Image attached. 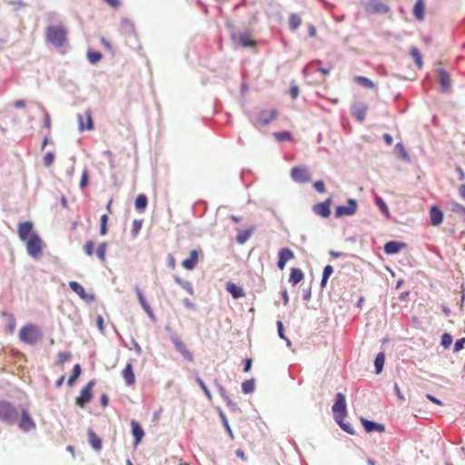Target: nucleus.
Wrapping results in <instances>:
<instances>
[{
    "label": "nucleus",
    "mask_w": 465,
    "mask_h": 465,
    "mask_svg": "<svg viewBox=\"0 0 465 465\" xmlns=\"http://www.w3.org/2000/svg\"><path fill=\"white\" fill-rule=\"evenodd\" d=\"M19 239L25 242L27 253L32 257L41 254L44 242L39 235L34 231L32 222H24L18 225Z\"/></svg>",
    "instance_id": "f257e3e1"
},
{
    "label": "nucleus",
    "mask_w": 465,
    "mask_h": 465,
    "mask_svg": "<svg viewBox=\"0 0 465 465\" xmlns=\"http://www.w3.org/2000/svg\"><path fill=\"white\" fill-rule=\"evenodd\" d=\"M443 213L442 211L437 206L432 205L430 208V223L433 226H439L443 222Z\"/></svg>",
    "instance_id": "4468645a"
},
{
    "label": "nucleus",
    "mask_w": 465,
    "mask_h": 465,
    "mask_svg": "<svg viewBox=\"0 0 465 465\" xmlns=\"http://www.w3.org/2000/svg\"><path fill=\"white\" fill-rule=\"evenodd\" d=\"M106 250H107V243L106 242H102L97 247L96 255H97V257L99 258V260L102 262H105Z\"/></svg>",
    "instance_id": "4c0bfd02"
},
{
    "label": "nucleus",
    "mask_w": 465,
    "mask_h": 465,
    "mask_svg": "<svg viewBox=\"0 0 465 465\" xmlns=\"http://www.w3.org/2000/svg\"><path fill=\"white\" fill-rule=\"evenodd\" d=\"M451 343H452V337H451V335L449 334V333H444L441 336V345L444 348H449Z\"/></svg>",
    "instance_id": "603ef678"
},
{
    "label": "nucleus",
    "mask_w": 465,
    "mask_h": 465,
    "mask_svg": "<svg viewBox=\"0 0 465 465\" xmlns=\"http://www.w3.org/2000/svg\"><path fill=\"white\" fill-rule=\"evenodd\" d=\"M95 385L94 380L88 381V383L81 390L80 395L75 399V403L80 408H84L93 399V388Z\"/></svg>",
    "instance_id": "423d86ee"
},
{
    "label": "nucleus",
    "mask_w": 465,
    "mask_h": 465,
    "mask_svg": "<svg viewBox=\"0 0 465 465\" xmlns=\"http://www.w3.org/2000/svg\"><path fill=\"white\" fill-rule=\"evenodd\" d=\"M425 5L424 0H417L413 7V15L418 20H422L424 17Z\"/></svg>",
    "instance_id": "393cba45"
},
{
    "label": "nucleus",
    "mask_w": 465,
    "mask_h": 465,
    "mask_svg": "<svg viewBox=\"0 0 465 465\" xmlns=\"http://www.w3.org/2000/svg\"><path fill=\"white\" fill-rule=\"evenodd\" d=\"M44 127L48 130L51 129V117L47 113L45 114Z\"/></svg>",
    "instance_id": "4d7b16f0"
},
{
    "label": "nucleus",
    "mask_w": 465,
    "mask_h": 465,
    "mask_svg": "<svg viewBox=\"0 0 465 465\" xmlns=\"http://www.w3.org/2000/svg\"><path fill=\"white\" fill-rule=\"evenodd\" d=\"M123 378L127 386H132L135 382V376L133 370L132 363H127L122 371Z\"/></svg>",
    "instance_id": "412c9836"
},
{
    "label": "nucleus",
    "mask_w": 465,
    "mask_h": 465,
    "mask_svg": "<svg viewBox=\"0 0 465 465\" xmlns=\"http://www.w3.org/2000/svg\"><path fill=\"white\" fill-rule=\"evenodd\" d=\"M450 211L460 214H465V207L456 202H451L450 203Z\"/></svg>",
    "instance_id": "c03bdc74"
},
{
    "label": "nucleus",
    "mask_w": 465,
    "mask_h": 465,
    "mask_svg": "<svg viewBox=\"0 0 465 465\" xmlns=\"http://www.w3.org/2000/svg\"><path fill=\"white\" fill-rule=\"evenodd\" d=\"M88 441L94 450H100L102 449V440L100 437L92 430H88Z\"/></svg>",
    "instance_id": "b1692460"
},
{
    "label": "nucleus",
    "mask_w": 465,
    "mask_h": 465,
    "mask_svg": "<svg viewBox=\"0 0 465 465\" xmlns=\"http://www.w3.org/2000/svg\"><path fill=\"white\" fill-rule=\"evenodd\" d=\"M376 204L381 209V211L383 213V214L387 217L390 216V211L387 206V204L384 203V201L381 197H376Z\"/></svg>",
    "instance_id": "79ce46f5"
},
{
    "label": "nucleus",
    "mask_w": 465,
    "mask_h": 465,
    "mask_svg": "<svg viewBox=\"0 0 465 465\" xmlns=\"http://www.w3.org/2000/svg\"><path fill=\"white\" fill-rule=\"evenodd\" d=\"M277 329H278V334L282 339L286 340L284 334H283V325L281 321L277 322Z\"/></svg>",
    "instance_id": "13d9d810"
},
{
    "label": "nucleus",
    "mask_w": 465,
    "mask_h": 465,
    "mask_svg": "<svg viewBox=\"0 0 465 465\" xmlns=\"http://www.w3.org/2000/svg\"><path fill=\"white\" fill-rule=\"evenodd\" d=\"M72 355L70 352L62 351L59 352L57 355V364L63 365L65 361H69L71 359Z\"/></svg>",
    "instance_id": "a18cd8bd"
},
{
    "label": "nucleus",
    "mask_w": 465,
    "mask_h": 465,
    "mask_svg": "<svg viewBox=\"0 0 465 465\" xmlns=\"http://www.w3.org/2000/svg\"><path fill=\"white\" fill-rule=\"evenodd\" d=\"M18 427L21 430L27 432L35 429V423L34 420L31 418L28 411L22 410L21 411V420L18 423Z\"/></svg>",
    "instance_id": "9d476101"
},
{
    "label": "nucleus",
    "mask_w": 465,
    "mask_h": 465,
    "mask_svg": "<svg viewBox=\"0 0 465 465\" xmlns=\"http://www.w3.org/2000/svg\"><path fill=\"white\" fill-rule=\"evenodd\" d=\"M135 291H136V294H137V297H138L141 306L143 307V309L145 311V312L148 315L152 316L153 311H152L150 305L147 303L143 292H141V290L139 288H136Z\"/></svg>",
    "instance_id": "cd10ccee"
},
{
    "label": "nucleus",
    "mask_w": 465,
    "mask_h": 465,
    "mask_svg": "<svg viewBox=\"0 0 465 465\" xmlns=\"http://www.w3.org/2000/svg\"><path fill=\"white\" fill-rule=\"evenodd\" d=\"M333 272V267L331 265H326L323 270L322 278V286H325L329 277Z\"/></svg>",
    "instance_id": "ea45409f"
},
{
    "label": "nucleus",
    "mask_w": 465,
    "mask_h": 465,
    "mask_svg": "<svg viewBox=\"0 0 465 465\" xmlns=\"http://www.w3.org/2000/svg\"><path fill=\"white\" fill-rule=\"evenodd\" d=\"M233 39H236V36H232ZM237 41L239 45L242 47H255L257 43L252 39V35L248 33L240 34L237 36Z\"/></svg>",
    "instance_id": "a211bd4d"
},
{
    "label": "nucleus",
    "mask_w": 465,
    "mask_h": 465,
    "mask_svg": "<svg viewBox=\"0 0 465 465\" xmlns=\"http://www.w3.org/2000/svg\"><path fill=\"white\" fill-rule=\"evenodd\" d=\"M42 338V332L38 326L27 324L19 331V339L27 344H35Z\"/></svg>",
    "instance_id": "20e7f679"
},
{
    "label": "nucleus",
    "mask_w": 465,
    "mask_h": 465,
    "mask_svg": "<svg viewBox=\"0 0 465 465\" xmlns=\"http://www.w3.org/2000/svg\"><path fill=\"white\" fill-rule=\"evenodd\" d=\"M332 412L334 414V419L336 422L344 430L349 431L347 426L343 424V420L347 415V406L345 396L341 392H338L336 394V400L334 404L332 405Z\"/></svg>",
    "instance_id": "f03ea898"
},
{
    "label": "nucleus",
    "mask_w": 465,
    "mask_h": 465,
    "mask_svg": "<svg viewBox=\"0 0 465 465\" xmlns=\"http://www.w3.org/2000/svg\"><path fill=\"white\" fill-rule=\"evenodd\" d=\"M81 374V366L80 364H75L73 368V372L70 378L68 379V385L72 386L75 382V381L79 378Z\"/></svg>",
    "instance_id": "c9c22d12"
},
{
    "label": "nucleus",
    "mask_w": 465,
    "mask_h": 465,
    "mask_svg": "<svg viewBox=\"0 0 465 465\" xmlns=\"http://www.w3.org/2000/svg\"><path fill=\"white\" fill-rule=\"evenodd\" d=\"M107 222L108 215L103 214L100 218V234L105 235L107 233Z\"/></svg>",
    "instance_id": "37998d69"
},
{
    "label": "nucleus",
    "mask_w": 465,
    "mask_h": 465,
    "mask_svg": "<svg viewBox=\"0 0 465 465\" xmlns=\"http://www.w3.org/2000/svg\"><path fill=\"white\" fill-rule=\"evenodd\" d=\"M112 7H118L120 5L119 0H104Z\"/></svg>",
    "instance_id": "e2e57ef3"
},
{
    "label": "nucleus",
    "mask_w": 465,
    "mask_h": 465,
    "mask_svg": "<svg viewBox=\"0 0 465 465\" xmlns=\"http://www.w3.org/2000/svg\"><path fill=\"white\" fill-rule=\"evenodd\" d=\"M226 290L232 294V296L235 299L241 298L244 296V292L241 287L236 286L232 282H228L226 285Z\"/></svg>",
    "instance_id": "a878e982"
},
{
    "label": "nucleus",
    "mask_w": 465,
    "mask_h": 465,
    "mask_svg": "<svg viewBox=\"0 0 465 465\" xmlns=\"http://www.w3.org/2000/svg\"><path fill=\"white\" fill-rule=\"evenodd\" d=\"M463 344H465V338H461L457 340L454 344V351L458 352L463 349Z\"/></svg>",
    "instance_id": "6e6d98bb"
},
{
    "label": "nucleus",
    "mask_w": 465,
    "mask_h": 465,
    "mask_svg": "<svg viewBox=\"0 0 465 465\" xmlns=\"http://www.w3.org/2000/svg\"><path fill=\"white\" fill-rule=\"evenodd\" d=\"M131 427H132L133 435L135 440L134 445L137 446L141 442L143 437L144 436V431L142 429V427L140 426V424L135 420L131 421Z\"/></svg>",
    "instance_id": "4be33fe9"
},
{
    "label": "nucleus",
    "mask_w": 465,
    "mask_h": 465,
    "mask_svg": "<svg viewBox=\"0 0 465 465\" xmlns=\"http://www.w3.org/2000/svg\"><path fill=\"white\" fill-rule=\"evenodd\" d=\"M321 61H313L311 63L310 67H315V70L321 72L323 75H327L330 73V69L327 68H320Z\"/></svg>",
    "instance_id": "3c124183"
},
{
    "label": "nucleus",
    "mask_w": 465,
    "mask_h": 465,
    "mask_svg": "<svg viewBox=\"0 0 465 465\" xmlns=\"http://www.w3.org/2000/svg\"><path fill=\"white\" fill-rule=\"evenodd\" d=\"M173 343L175 347V349L183 355V357L187 361H193V353L186 348L185 344L183 342V341L178 338H173Z\"/></svg>",
    "instance_id": "ddd939ff"
},
{
    "label": "nucleus",
    "mask_w": 465,
    "mask_h": 465,
    "mask_svg": "<svg viewBox=\"0 0 465 465\" xmlns=\"http://www.w3.org/2000/svg\"><path fill=\"white\" fill-rule=\"evenodd\" d=\"M331 199L328 198L322 203L314 204L312 207L313 213L321 217L328 218L331 214Z\"/></svg>",
    "instance_id": "9b49d317"
},
{
    "label": "nucleus",
    "mask_w": 465,
    "mask_h": 465,
    "mask_svg": "<svg viewBox=\"0 0 465 465\" xmlns=\"http://www.w3.org/2000/svg\"><path fill=\"white\" fill-rule=\"evenodd\" d=\"M25 106V103L23 100H17L15 102V107L17 109L24 108Z\"/></svg>",
    "instance_id": "69168bd1"
},
{
    "label": "nucleus",
    "mask_w": 465,
    "mask_h": 465,
    "mask_svg": "<svg viewBox=\"0 0 465 465\" xmlns=\"http://www.w3.org/2000/svg\"><path fill=\"white\" fill-rule=\"evenodd\" d=\"M277 116H278V112L276 109L262 110L260 112L253 125L256 128L268 125L270 123H272L273 120H275L277 118Z\"/></svg>",
    "instance_id": "0eeeda50"
},
{
    "label": "nucleus",
    "mask_w": 465,
    "mask_h": 465,
    "mask_svg": "<svg viewBox=\"0 0 465 465\" xmlns=\"http://www.w3.org/2000/svg\"><path fill=\"white\" fill-rule=\"evenodd\" d=\"M148 199L145 194H139L134 202L136 210L143 211L147 206Z\"/></svg>",
    "instance_id": "2f4dec72"
},
{
    "label": "nucleus",
    "mask_w": 465,
    "mask_h": 465,
    "mask_svg": "<svg viewBox=\"0 0 465 465\" xmlns=\"http://www.w3.org/2000/svg\"><path fill=\"white\" fill-rule=\"evenodd\" d=\"M303 272H302V270L300 269H297V268H292V271H291V274H290V282H292V284H297L299 283L302 279H303Z\"/></svg>",
    "instance_id": "c756f323"
},
{
    "label": "nucleus",
    "mask_w": 465,
    "mask_h": 465,
    "mask_svg": "<svg viewBox=\"0 0 465 465\" xmlns=\"http://www.w3.org/2000/svg\"><path fill=\"white\" fill-rule=\"evenodd\" d=\"M94 243L93 241H87L84 245V252L86 255L92 256L94 254Z\"/></svg>",
    "instance_id": "09e8293b"
},
{
    "label": "nucleus",
    "mask_w": 465,
    "mask_h": 465,
    "mask_svg": "<svg viewBox=\"0 0 465 465\" xmlns=\"http://www.w3.org/2000/svg\"><path fill=\"white\" fill-rule=\"evenodd\" d=\"M78 122H79V129L81 131H84V129H86V130L94 129L93 119H92L91 114L89 112H85L84 116L79 114Z\"/></svg>",
    "instance_id": "6ab92c4d"
},
{
    "label": "nucleus",
    "mask_w": 465,
    "mask_h": 465,
    "mask_svg": "<svg viewBox=\"0 0 465 465\" xmlns=\"http://www.w3.org/2000/svg\"><path fill=\"white\" fill-rule=\"evenodd\" d=\"M17 419L18 410L10 401L0 400V421L12 425Z\"/></svg>",
    "instance_id": "7ed1b4c3"
},
{
    "label": "nucleus",
    "mask_w": 465,
    "mask_h": 465,
    "mask_svg": "<svg viewBox=\"0 0 465 465\" xmlns=\"http://www.w3.org/2000/svg\"><path fill=\"white\" fill-rule=\"evenodd\" d=\"M199 262V252L196 250H193L190 252V255L188 258L183 261L182 265L186 270H193L196 267Z\"/></svg>",
    "instance_id": "dca6fc26"
},
{
    "label": "nucleus",
    "mask_w": 465,
    "mask_h": 465,
    "mask_svg": "<svg viewBox=\"0 0 465 465\" xmlns=\"http://www.w3.org/2000/svg\"><path fill=\"white\" fill-rule=\"evenodd\" d=\"M411 55L414 59L417 67L419 69H421L423 66V62L420 50L417 47H412L411 49Z\"/></svg>",
    "instance_id": "473e14b6"
},
{
    "label": "nucleus",
    "mask_w": 465,
    "mask_h": 465,
    "mask_svg": "<svg viewBox=\"0 0 465 465\" xmlns=\"http://www.w3.org/2000/svg\"><path fill=\"white\" fill-rule=\"evenodd\" d=\"M313 187L315 188V190L319 193H325V184L323 183V181H316L314 183H313Z\"/></svg>",
    "instance_id": "864d4df0"
},
{
    "label": "nucleus",
    "mask_w": 465,
    "mask_h": 465,
    "mask_svg": "<svg viewBox=\"0 0 465 465\" xmlns=\"http://www.w3.org/2000/svg\"><path fill=\"white\" fill-rule=\"evenodd\" d=\"M272 134L275 139L281 143L292 140V136L290 132H275Z\"/></svg>",
    "instance_id": "f704fd0d"
},
{
    "label": "nucleus",
    "mask_w": 465,
    "mask_h": 465,
    "mask_svg": "<svg viewBox=\"0 0 465 465\" xmlns=\"http://www.w3.org/2000/svg\"><path fill=\"white\" fill-rule=\"evenodd\" d=\"M196 382L198 383L200 388L203 390V391L204 392V394L208 398V400H212V394H211L210 391L208 390V388L204 384L203 381L199 376L196 377Z\"/></svg>",
    "instance_id": "49530a36"
},
{
    "label": "nucleus",
    "mask_w": 465,
    "mask_h": 465,
    "mask_svg": "<svg viewBox=\"0 0 465 465\" xmlns=\"http://www.w3.org/2000/svg\"><path fill=\"white\" fill-rule=\"evenodd\" d=\"M88 183V171L84 170L82 173L81 181H80V187L84 188Z\"/></svg>",
    "instance_id": "5fc2aeb1"
},
{
    "label": "nucleus",
    "mask_w": 465,
    "mask_h": 465,
    "mask_svg": "<svg viewBox=\"0 0 465 465\" xmlns=\"http://www.w3.org/2000/svg\"><path fill=\"white\" fill-rule=\"evenodd\" d=\"M109 403V398L106 394L101 396V404L104 408L107 407Z\"/></svg>",
    "instance_id": "052dcab7"
},
{
    "label": "nucleus",
    "mask_w": 465,
    "mask_h": 465,
    "mask_svg": "<svg viewBox=\"0 0 465 465\" xmlns=\"http://www.w3.org/2000/svg\"><path fill=\"white\" fill-rule=\"evenodd\" d=\"M460 195L465 200V183L461 184L459 188Z\"/></svg>",
    "instance_id": "774afa93"
},
{
    "label": "nucleus",
    "mask_w": 465,
    "mask_h": 465,
    "mask_svg": "<svg viewBox=\"0 0 465 465\" xmlns=\"http://www.w3.org/2000/svg\"><path fill=\"white\" fill-rule=\"evenodd\" d=\"M384 362H385V355H384V353L383 352L378 353L376 358H375V361H374L376 373L381 372L383 365H384Z\"/></svg>",
    "instance_id": "72a5a7b5"
},
{
    "label": "nucleus",
    "mask_w": 465,
    "mask_h": 465,
    "mask_svg": "<svg viewBox=\"0 0 465 465\" xmlns=\"http://www.w3.org/2000/svg\"><path fill=\"white\" fill-rule=\"evenodd\" d=\"M88 61L91 64H96L102 59V54L96 51H89L87 53Z\"/></svg>",
    "instance_id": "a19ab883"
},
{
    "label": "nucleus",
    "mask_w": 465,
    "mask_h": 465,
    "mask_svg": "<svg viewBox=\"0 0 465 465\" xmlns=\"http://www.w3.org/2000/svg\"><path fill=\"white\" fill-rule=\"evenodd\" d=\"M242 390L244 393L249 394L254 391V381L252 379L242 382Z\"/></svg>",
    "instance_id": "58836bf2"
},
{
    "label": "nucleus",
    "mask_w": 465,
    "mask_h": 465,
    "mask_svg": "<svg viewBox=\"0 0 465 465\" xmlns=\"http://www.w3.org/2000/svg\"><path fill=\"white\" fill-rule=\"evenodd\" d=\"M361 422L367 432L378 431L383 432L385 430L384 425L374 421L368 420L367 419L361 418Z\"/></svg>",
    "instance_id": "f3484780"
},
{
    "label": "nucleus",
    "mask_w": 465,
    "mask_h": 465,
    "mask_svg": "<svg viewBox=\"0 0 465 465\" xmlns=\"http://www.w3.org/2000/svg\"><path fill=\"white\" fill-rule=\"evenodd\" d=\"M440 87L442 92H448L451 86L450 76L449 73L443 69L438 71Z\"/></svg>",
    "instance_id": "aec40b11"
},
{
    "label": "nucleus",
    "mask_w": 465,
    "mask_h": 465,
    "mask_svg": "<svg viewBox=\"0 0 465 465\" xmlns=\"http://www.w3.org/2000/svg\"><path fill=\"white\" fill-rule=\"evenodd\" d=\"M289 27L292 31H295L302 25V18L297 14H292L289 16Z\"/></svg>",
    "instance_id": "7c9ffc66"
},
{
    "label": "nucleus",
    "mask_w": 465,
    "mask_h": 465,
    "mask_svg": "<svg viewBox=\"0 0 465 465\" xmlns=\"http://www.w3.org/2000/svg\"><path fill=\"white\" fill-rule=\"evenodd\" d=\"M354 82L365 88L372 89V88L376 87L375 83H373L371 80H370L369 78H367L365 76H361V75L355 76Z\"/></svg>",
    "instance_id": "c85d7f7f"
},
{
    "label": "nucleus",
    "mask_w": 465,
    "mask_h": 465,
    "mask_svg": "<svg viewBox=\"0 0 465 465\" xmlns=\"http://www.w3.org/2000/svg\"><path fill=\"white\" fill-rule=\"evenodd\" d=\"M142 228V221L134 220L132 224L131 232L133 236H136Z\"/></svg>",
    "instance_id": "8fccbe9b"
},
{
    "label": "nucleus",
    "mask_w": 465,
    "mask_h": 465,
    "mask_svg": "<svg viewBox=\"0 0 465 465\" xmlns=\"http://www.w3.org/2000/svg\"><path fill=\"white\" fill-rule=\"evenodd\" d=\"M368 111V106L365 104H354L351 107V115L359 122L363 123Z\"/></svg>",
    "instance_id": "2eb2a0df"
},
{
    "label": "nucleus",
    "mask_w": 465,
    "mask_h": 465,
    "mask_svg": "<svg viewBox=\"0 0 465 465\" xmlns=\"http://www.w3.org/2000/svg\"><path fill=\"white\" fill-rule=\"evenodd\" d=\"M291 176L295 182L300 183H305L311 180L309 169L305 166L293 167Z\"/></svg>",
    "instance_id": "6e6552de"
},
{
    "label": "nucleus",
    "mask_w": 465,
    "mask_h": 465,
    "mask_svg": "<svg viewBox=\"0 0 465 465\" xmlns=\"http://www.w3.org/2000/svg\"><path fill=\"white\" fill-rule=\"evenodd\" d=\"M357 211V203L353 199H349L346 205H339L335 209V216L340 218L341 216L353 215Z\"/></svg>",
    "instance_id": "1a4fd4ad"
},
{
    "label": "nucleus",
    "mask_w": 465,
    "mask_h": 465,
    "mask_svg": "<svg viewBox=\"0 0 465 465\" xmlns=\"http://www.w3.org/2000/svg\"><path fill=\"white\" fill-rule=\"evenodd\" d=\"M69 287L73 292L77 293L82 299L85 300L87 298V294L85 292L84 288L78 283L77 282L72 281L69 282Z\"/></svg>",
    "instance_id": "bb28decb"
},
{
    "label": "nucleus",
    "mask_w": 465,
    "mask_h": 465,
    "mask_svg": "<svg viewBox=\"0 0 465 465\" xmlns=\"http://www.w3.org/2000/svg\"><path fill=\"white\" fill-rule=\"evenodd\" d=\"M456 171H457V173L459 174V179L461 180V181L464 180L465 179V173H464L463 170L460 166H457L456 167Z\"/></svg>",
    "instance_id": "0e129e2a"
},
{
    "label": "nucleus",
    "mask_w": 465,
    "mask_h": 465,
    "mask_svg": "<svg viewBox=\"0 0 465 465\" xmlns=\"http://www.w3.org/2000/svg\"><path fill=\"white\" fill-rule=\"evenodd\" d=\"M426 397L431 402L436 403V404L440 405V406L442 405V402L440 400H438L437 398H435L434 396H432L430 394H427Z\"/></svg>",
    "instance_id": "680f3d73"
},
{
    "label": "nucleus",
    "mask_w": 465,
    "mask_h": 465,
    "mask_svg": "<svg viewBox=\"0 0 465 465\" xmlns=\"http://www.w3.org/2000/svg\"><path fill=\"white\" fill-rule=\"evenodd\" d=\"M405 243L397 242H388L384 245V252L387 254H395L398 253L401 249L405 247Z\"/></svg>",
    "instance_id": "5701e85b"
},
{
    "label": "nucleus",
    "mask_w": 465,
    "mask_h": 465,
    "mask_svg": "<svg viewBox=\"0 0 465 465\" xmlns=\"http://www.w3.org/2000/svg\"><path fill=\"white\" fill-rule=\"evenodd\" d=\"M218 388H219V392H220L222 398L227 401H230L229 397L226 395L225 389L221 385H219Z\"/></svg>",
    "instance_id": "bf43d9fd"
},
{
    "label": "nucleus",
    "mask_w": 465,
    "mask_h": 465,
    "mask_svg": "<svg viewBox=\"0 0 465 465\" xmlns=\"http://www.w3.org/2000/svg\"><path fill=\"white\" fill-rule=\"evenodd\" d=\"M383 139L387 144L391 145L392 143V137L389 134H385Z\"/></svg>",
    "instance_id": "338daca9"
},
{
    "label": "nucleus",
    "mask_w": 465,
    "mask_h": 465,
    "mask_svg": "<svg viewBox=\"0 0 465 465\" xmlns=\"http://www.w3.org/2000/svg\"><path fill=\"white\" fill-rule=\"evenodd\" d=\"M278 262L277 266L280 270H283L285 268L286 262L294 258L293 252L289 248H282L278 253Z\"/></svg>",
    "instance_id": "f8f14e48"
},
{
    "label": "nucleus",
    "mask_w": 465,
    "mask_h": 465,
    "mask_svg": "<svg viewBox=\"0 0 465 465\" xmlns=\"http://www.w3.org/2000/svg\"><path fill=\"white\" fill-rule=\"evenodd\" d=\"M46 39L55 47H62L66 42V30L62 26H48Z\"/></svg>",
    "instance_id": "39448f33"
},
{
    "label": "nucleus",
    "mask_w": 465,
    "mask_h": 465,
    "mask_svg": "<svg viewBox=\"0 0 465 465\" xmlns=\"http://www.w3.org/2000/svg\"><path fill=\"white\" fill-rule=\"evenodd\" d=\"M54 161V154L51 152H48L45 154L43 158V162L45 167H50Z\"/></svg>",
    "instance_id": "de8ad7c7"
},
{
    "label": "nucleus",
    "mask_w": 465,
    "mask_h": 465,
    "mask_svg": "<svg viewBox=\"0 0 465 465\" xmlns=\"http://www.w3.org/2000/svg\"><path fill=\"white\" fill-rule=\"evenodd\" d=\"M252 232L249 230L239 231L236 236V241L240 244H243L251 237Z\"/></svg>",
    "instance_id": "e433bc0d"
}]
</instances>
